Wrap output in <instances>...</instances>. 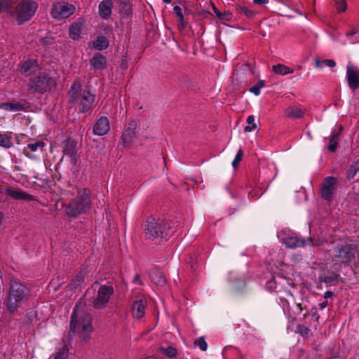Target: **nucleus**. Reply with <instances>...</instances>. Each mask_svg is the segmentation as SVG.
<instances>
[{"mask_svg":"<svg viewBox=\"0 0 359 359\" xmlns=\"http://www.w3.org/2000/svg\"><path fill=\"white\" fill-rule=\"evenodd\" d=\"M178 222L174 219L149 217L143 224V233L146 239L168 240L176 231Z\"/></svg>","mask_w":359,"mask_h":359,"instance_id":"obj_1","label":"nucleus"},{"mask_svg":"<svg viewBox=\"0 0 359 359\" xmlns=\"http://www.w3.org/2000/svg\"><path fill=\"white\" fill-rule=\"evenodd\" d=\"M93 331L91 325V317L89 313H81L79 317L74 308L72 314L69 331L67 334L68 341H71L76 333L83 341H88L90 338V333Z\"/></svg>","mask_w":359,"mask_h":359,"instance_id":"obj_2","label":"nucleus"},{"mask_svg":"<svg viewBox=\"0 0 359 359\" xmlns=\"http://www.w3.org/2000/svg\"><path fill=\"white\" fill-rule=\"evenodd\" d=\"M69 102L76 105V107L81 113L87 112L92 107L95 100V95L88 89L82 88L79 80H75L68 92Z\"/></svg>","mask_w":359,"mask_h":359,"instance_id":"obj_3","label":"nucleus"},{"mask_svg":"<svg viewBox=\"0 0 359 359\" xmlns=\"http://www.w3.org/2000/svg\"><path fill=\"white\" fill-rule=\"evenodd\" d=\"M29 295L28 288L15 279L10 281L9 295L6 299V305L11 314L15 313L20 304L27 300Z\"/></svg>","mask_w":359,"mask_h":359,"instance_id":"obj_4","label":"nucleus"},{"mask_svg":"<svg viewBox=\"0 0 359 359\" xmlns=\"http://www.w3.org/2000/svg\"><path fill=\"white\" fill-rule=\"evenodd\" d=\"M90 191L88 189H79L77 196L65 206V213L68 217H76L90 208Z\"/></svg>","mask_w":359,"mask_h":359,"instance_id":"obj_5","label":"nucleus"},{"mask_svg":"<svg viewBox=\"0 0 359 359\" xmlns=\"http://www.w3.org/2000/svg\"><path fill=\"white\" fill-rule=\"evenodd\" d=\"M38 4L33 0H22L14 9L11 11L10 15L15 19L18 25H22L29 21L35 14Z\"/></svg>","mask_w":359,"mask_h":359,"instance_id":"obj_6","label":"nucleus"},{"mask_svg":"<svg viewBox=\"0 0 359 359\" xmlns=\"http://www.w3.org/2000/svg\"><path fill=\"white\" fill-rule=\"evenodd\" d=\"M57 85L54 78L43 74L29 79V90L32 93L43 94L51 90Z\"/></svg>","mask_w":359,"mask_h":359,"instance_id":"obj_7","label":"nucleus"},{"mask_svg":"<svg viewBox=\"0 0 359 359\" xmlns=\"http://www.w3.org/2000/svg\"><path fill=\"white\" fill-rule=\"evenodd\" d=\"M75 9L74 6L65 1H60L53 4L51 15L57 20L66 19L75 12Z\"/></svg>","mask_w":359,"mask_h":359,"instance_id":"obj_8","label":"nucleus"},{"mask_svg":"<svg viewBox=\"0 0 359 359\" xmlns=\"http://www.w3.org/2000/svg\"><path fill=\"white\" fill-rule=\"evenodd\" d=\"M114 293V287L101 285L97 291V297L93 302V306L96 309L104 308Z\"/></svg>","mask_w":359,"mask_h":359,"instance_id":"obj_9","label":"nucleus"},{"mask_svg":"<svg viewBox=\"0 0 359 359\" xmlns=\"http://www.w3.org/2000/svg\"><path fill=\"white\" fill-rule=\"evenodd\" d=\"M139 125V121L130 120L125 126L120 140V144L123 147H128L134 141L136 137V129Z\"/></svg>","mask_w":359,"mask_h":359,"instance_id":"obj_10","label":"nucleus"},{"mask_svg":"<svg viewBox=\"0 0 359 359\" xmlns=\"http://www.w3.org/2000/svg\"><path fill=\"white\" fill-rule=\"evenodd\" d=\"M334 256L335 259L341 263H347L354 257L355 254L350 245H342L334 249Z\"/></svg>","mask_w":359,"mask_h":359,"instance_id":"obj_11","label":"nucleus"},{"mask_svg":"<svg viewBox=\"0 0 359 359\" xmlns=\"http://www.w3.org/2000/svg\"><path fill=\"white\" fill-rule=\"evenodd\" d=\"M337 184L336 178L333 177H327L325 179L321 187V197L328 201H330L333 196V191Z\"/></svg>","mask_w":359,"mask_h":359,"instance_id":"obj_12","label":"nucleus"},{"mask_svg":"<svg viewBox=\"0 0 359 359\" xmlns=\"http://www.w3.org/2000/svg\"><path fill=\"white\" fill-rule=\"evenodd\" d=\"M346 79L349 88L353 90L359 88V69L352 65L346 67Z\"/></svg>","mask_w":359,"mask_h":359,"instance_id":"obj_13","label":"nucleus"},{"mask_svg":"<svg viewBox=\"0 0 359 359\" xmlns=\"http://www.w3.org/2000/svg\"><path fill=\"white\" fill-rule=\"evenodd\" d=\"M284 243L287 248H295L305 247L306 245H316L313 240L311 238L307 239L299 238L297 236H288L285 238Z\"/></svg>","mask_w":359,"mask_h":359,"instance_id":"obj_14","label":"nucleus"},{"mask_svg":"<svg viewBox=\"0 0 359 359\" xmlns=\"http://www.w3.org/2000/svg\"><path fill=\"white\" fill-rule=\"evenodd\" d=\"M39 70L40 67L36 60H27L22 62L20 67V73L25 76L35 74Z\"/></svg>","mask_w":359,"mask_h":359,"instance_id":"obj_15","label":"nucleus"},{"mask_svg":"<svg viewBox=\"0 0 359 359\" xmlns=\"http://www.w3.org/2000/svg\"><path fill=\"white\" fill-rule=\"evenodd\" d=\"M77 151V142L70 137L67 138L65 142L63 152L65 155L69 156L72 158L71 161L74 164L76 163V155Z\"/></svg>","mask_w":359,"mask_h":359,"instance_id":"obj_16","label":"nucleus"},{"mask_svg":"<svg viewBox=\"0 0 359 359\" xmlns=\"http://www.w3.org/2000/svg\"><path fill=\"white\" fill-rule=\"evenodd\" d=\"M110 129L109 121L106 116L100 117L94 124L93 133L102 136L107 134Z\"/></svg>","mask_w":359,"mask_h":359,"instance_id":"obj_17","label":"nucleus"},{"mask_svg":"<svg viewBox=\"0 0 359 359\" xmlns=\"http://www.w3.org/2000/svg\"><path fill=\"white\" fill-rule=\"evenodd\" d=\"M90 68L102 71L107 67V58L102 54L96 53L89 60Z\"/></svg>","mask_w":359,"mask_h":359,"instance_id":"obj_18","label":"nucleus"},{"mask_svg":"<svg viewBox=\"0 0 359 359\" xmlns=\"http://www.w3.org/2000/svg\"><path fill=\"white\" fill-rule=\"evenodd\" d=\"M147 301L144 299H140L133 302L131 306L133 316L137 319L142 318L145 313Z\"/></svg>","mask_w":359,"mask_h":359,"instance_id":"obj_19","label":"nucleus"},{"mask_svg":"<svg viewBox=\"0 0 359 359\" xmlns=\"http://www.w3.org/2000/svg\"><path fill=\"white\" fill-rule=\"evenodd\" d=\"M5 194L11 198L17 200L33 201L34 196L22 190L7 188L5 189Z\"/></svg>","mask_w":359,"mask_h":359,"instance_id":"obj_20","label":"nucleus"},{"mask_svg":"<svg viewBox=\"0 0 359 359\" xmlns=\"http://www.w3.org/2000/svg\"><path fill=\"white\" fill-rule=\"evenodd\" d=\"M113 2L111 0H103L99 4V14L103 19H107L111 14Z\"/></svg>","mask_w":359,"mask_h":359,"instance_id":"obj_21","label":"nucleus"},{"mask_svg":"<svg viewBox=\"0 0 359 359\" xmlns=\"http://www.w3.org/2000/svg\"><path fill=\"white\" fill-rule=\"evenodd\" d=\"M151 280L156 285L163 286L166 284V278L163 273L158 269H152L149 272Z\"/></svg>","mask_w":359,"mask_h":359,"instance_id":"obj_22","label":"nucleus"},{"mask_svg":"<svg viewBox=\"0 0 359 359\" xmlns=\"http://www.w3.org/2000/svg\"><path fill=\"white\" fill-rule=\"evenodd\" d=\"M304 309L305 308H304L302 304L300 303L296 304L294 309H292L287 302V306H283L284 311L292 320H295L297 316L299 315Z\"/></svg>","mask_w":359,"mask_h":359,"instance_id":"obj_23","label":"nucleus"},{"mask_svg":"<svg viewBox=\"0 0 359 359\" xmlns=\"http://www.w3.org/2000/svg\"><path fill=\"white\" fill-rule=\"evenodd\" d=\"M287 117L290 118H302L304 117V111L295 106H290L285 109Z\"/></svg>","mask_w":359,"mask_h":359,"instance_id":"obj_24","label":"nucleus"},{"mask_svg":"<svg viewBox=\"0 0 359 359\" xmlns=\"http://www.w3.org/2000/svg\"><path fill=\"white\" fill-rule=\"evenodd\" d=\"M45 146V143L42 141H37L34 143L28 144L27 147L24 149V154L26 156L32 158V152L36 151L39 149L43 151V148Z\"/></svg>","mask_w":359,"mask_h":359,"instance_id":"obj_25","label":"nucleus"},{"mask_svg":"<svg viewBox=\"0 0 359 359\" xmlns=\"http://www.w3.org/2000/svg\"><path fill=\"white\" fill-rule=\"evenodd\" d=\"M121 14L127 18H130L132 15V9L130 4V0H117Z\"/></svg>","mask_w":359,"mask_h":359,"instance_id":"obj_26","label":"nucleus"},{"mask_svg":"<svg viewBox=\"0 0 359 359\" xmlns=\"http://www.w3.org/2000/svg\"><path fill=\"white\" fill-rule=\"evenodd\" d=\"M109 41L104 36H98L93 41V48L98 50H104L109 46Z\"/></svg>","mask_w":359,"mask_h":359,"instance_id":"obj_27","label":"nucleus"},{"mask_svg":"<svg viewBox=\"0 0 359 359\" xmlns=\"http://www.w3.org/2000/svg\"><path fill=\"white\" fill-rule=\"evenodd\" d=\"M342 129V126H340L339 130L338 132H334L330 137V145L328 146L330 151L334 152L337 150L338 147V138Z\"/></svg>","mask_w":359,"mask_h":359,"instance_id":"obj_28","label":"nucleus"},{"mask_svg":"<svg viewBox=\"0 0 359 359\" xmlns=\"http://www.w3.org/2000/svg\"><path fill=\"white\" fill-rule=\"evenodd\" d=\"M1 107L6 110H9L12 111H18L24 110L26 108L25 104H21L20 102H6L4 103L1 105Z\"/></svg>","mask_w":359,"mask_h":359,"instance_id":"obj_29","label":"nucleus"},{"mask_svg":"<svg viewBox=\"0 0 359 359\" xmlns=\"http://www.w3.org/2000/svg\"><path fill=\"white\" fill-rule=\"evenodd\" d=\"M81 32V25L79 23H73L69 29V36L74 40L78 39L79 38Z\"/></svg>","mask_w":359,"mask_h":359,"instance_id":"obj_30","label":"nucleus"},{"mask_svg":"<svg viewBox=\"0 0 359 359\" xmlns=\"http://www.w3.org/2000/svg\"><path fill=\"white\" fill-rule=\"evenodd\" d=\"M272 70L276 74H278L280 75H285V74H292L294 72V70L292 69H290V67H288L284 65H282V64L273 65L272 67Z\"/></svg>","mask_w":359,"mask_h":359,"instance_id":"obj_31","label":"nucleus"},{"mask_svg":"<svg viewBox=\"0 0 359 359\" xmlns=\"http://www.w3.org/2000/svg\"><path fill=\"white\" fill-rule=\"evenodd\" d=\"M235 11L238 15H244L248 18H252L255 16V12L248 9L245 6H241L239 5L235 6Z\"/></svg>","mask_w":359,"mask_h":359,"instance_id":"obj_32","label":"nucleus"},{"mask_svg":"<svg viewBox=\"0 0 359 359\" xmlns=\"http://www.w3.org/2000/svg\"><path fill=\"white\" fill-rule=\"evenodd\" d=\"M13 144L11 141V137L7 134H1L0 133V146L9 149L13 147Z\"/></svg>","mask_w":359,"mask_h":359,"instance_id":"obj_33","label":"nucleus"},{"mask_svg":"<svg viewBox=\"0 0 359 359\" xmlns=\"http://www.w3.org/2000/svg\"><path fill=\"white\" fill-rule=\"evenodd\" d=\"M213 11L217 17L220 20L226 21H230L231 20L232 13L229 11L222 13L215 6H213Z\"/></svg>","mask_w":359,"mask_h":359,"instance_id":"obj_34","label":"nucleus"},{"mask_svg":"<svg viewBox=\"0 0 359 359\" xmlns=\"http://www.w3.org/2000/svg\"><path fill=\"white\" fill-rule=\"evenodd\" d=\"M359 171V160L351 165L347 170V178L351 180L354 177L356 173Z\"/></svg>","mask_w":359,"mask_h":359,"instance_id":"obj_35","label":"nucleus"},{"mask_svg":"<svg viewBox=\"0 0 359 359\" xmlns=\"http://www.w3.org/2000/svg\"><path fill=\"white\" fill-rule=\"evenodd\" d=\"M339 278L340 276L339 274L332 273L330 276H320L319 281L327 284L334 280L337 281Z\"/></svg>","mask_w":359,"mask_h":359,"instance_id":"obj_36","label":"nucleus"},{"mask_svg":"<svg viewBox=\"0 0 359 359\" xmlns=\"http://www.w3.org/2000/svg\"><path fill=\"white\" fill-rule=\"evenodd\" d=\"M69 349L67 345H64L55 354L54 359H67L68 357Z\"/></svg>","mask_w":359,"mask_h":359,"instance_id":"obj_37","label":"nucleus"},{"mask_svg":"<svg viewBox=\"0 0 359 359\" xmlns=\"http://www.w3.org/2000/svg\"><path fill=\"white\" fill-rule=\"evenodd\" d=\"M323 65H325L330 67H334L336 66V62L333 60L330 59L323 60V61L318 59L315 60L316 67L322 68Z\"/></svg>","mask_w":359,"mask_h":359,"instance_id":"obj_38","label":"nucleus"},{"mask_svg":"<svg viewBox=\"0 0 359 359\" xmlns=\"http://www.w3.org/2000/svg\"><path fill=\"white\" fill-rule=\"evenodd\" d=\"M264 81H259L255 86L250 88V92L254 93L255 95L260 94V89L264 86Z\"/></svg>","mask_w":359,"mask_h":359,"instance_id":"obj_39","label":"nucleus"},{"mask_svg":"<svg viewBox=\"0 0 359 359\" xmlns=\"http://www.w3.org/2000/svg\"><path fill=\"white\" fill-rule=\"evenodd\" d=\"M194 345L200 348L201 350L205 351L207 350L208 344L205 340V337H201L194 341Z\"/></svg>","mask_w":359,"mask_h":359,"instance_id":"obj_40","label":"nucleus"},{"mask_svg":"<svg viewBox=\"0 0 359 359\" xmlns=\"http://www.w3.org/2000/svg\"><path fill=\"white\" fill-rule=\"evenodd\" d=\"M13 3V0H0V13L10 9Z\"/></svg>","mask_w":359,"mask_h":359,"instance_id":"obj_41","label":"nucleus"},{"mask_svg":"<svg viewBox=\"0 0 359 359\" xmlns=\"http://www.w3.org/2000/svg\"><path fill=\"white\" fill-rule=\"evenodd\" d=\"M162 352L169 358H173L177 355V350L175 348L168 346L167 348H161Z\"/></svg>","mask_w":359,"mask_h":359,"instance_id":"obj_42","label":"nucleus"},{"mask_svg":"<svg viewBox=\"0 0 359 359\" xmlns=\"http://www.w3.org/2000/svg\"><path fill=\"white\" fill-rule=\"evenodd\" d=\"M296 332L300 334L302 337H307L311 330L309 327L303 325H298L297 326Z\"/></svg>","mask_w":359,"mask_h":359,"instance_id":"obj_43","label":"nucleus"},{"mask_svg":"<svg viewBox=\"0 0 359 359\" xmlns=\"http://www.w3.org/2000/svg\"><path fill=\"white\" fill-rule=\"evenodd\" d=\"M335 6L338 12H344L347 8L346 0H335Z\"/></svg>","mask_w":359,"mask_h":359,"instance_id":"obj_44","label":"nucleus"},{"mask_svg":"<svg viewBox=\"0 0 359 359\" xmlns=\"http://www.w3.org/2000/svg\"><path fill=\"white\" fill-rule=\"evenodd\" d=\"M84 277H85V273L83 271H80L76 274L75 279L74 280V281L75 282L74 287L79 285L81 282H83Z\"/></svg>","mask_w":359,"mask_h":359,"instance_id":"obj_45","label":"nucleus"},{"mask_svg":"<svg viewBox=\"0 0 359 359\" xmlns=\"http://www.w3.org/2000/svg\"><path fill=\"white\" fill-rule=\"evenodd\" d=\"M243 156V152L241 149H240L238 151V153L232 163V165L233 166V168H236L237 167V164L242 160Z\"/></svg>","mask_w":359,"mask_h":359,"instance_id":"obj_46","label":"nucleus"},{"mask_svg":"<svg viewBox=\"0 0 359 359\" xmlns=\"http://www.w3.org/2000/svg\"><path fill=\"white\" fill-rule=\"evenodd\" d=\"M173 12L175 14L177 19H180L182 20L183 15L182 8L179 6H175L173 8Z\"/></svg>","mask_w":359,"mask_h":359,"instance_id":"obj_47","label":"nucleus"},{"mask_svg":"<svg viewBox=\"0 0 359 359\" xmlns=\"http://www.w3.org/2000/svg\"><path fill=\"white\" fill-rule=\"evenodd\" d=\"M177 20H178L179 30L182 31V30L184 29V28L187 25V23L185 22V21L184 20V16L182 17V20L180 19H177Z\"/></svg>","mask_w":359,"mask_h":359,"instance_id":"obj_48","label":"nucleus"},{"mask_svg":"<svg viewBox=\"0 0 359 359\" xmlns=\"http://www.w3.org/2000/svg\"><path fill=\"white\" fill-rule=\"evenodd\" d=\"M256 128H257L256 124H253L252 126H247L244 128V131L245 133H248V132L252 131L254 129H256Z\"/></svg>","mask_w":359,"mask_h":359,"instance_id":"obj_49","label":"nucleus"},{"mask_svg":"<svg viewBox=\"0 0 359 359\" xmlns=\"http://www.w3.org/2000/svg\"><path fill=\"white\" fill-rule=\"evenodd\" d=\"M247 123L249 124V125H253V124H255L254 123L255 121V118L252 115H250L249 116L248 118H247V120H246Z\"/></svg>","mask_w":359,"mask_h":359,"instance_id":"obj_50","label":"nucleus"},{"mask_svg":"<svg viewBox=\"0 0 359 359\" xmlns=\"http://www.w3.org/2000/svg\"><path fill=\"white\" fill-rule=\"evenodd\" d=\"M269 0H253V3L257 5H262L267 4Z\"/></svg>","mask_w":359,"mask_h":359,"instance_id":"obj_51","label":"nucleus"},{"mask_svg":"<svg viewBox=\"0 0 359 359\" xmlns=\"http://www.w3.org/2000/svg\"><path fill=\"white\" fill-rule=\"evenodd\" d=\"M311 315L313 317H315L316 320L318 319L319 316H318L317 311L316 308H313L311 311Z\"/></svg>","mask_w":359,"mask_h":359,"instance_id":"obj_52","label":"nucleus"},{"mask_svg":"<svg viewBox=\"0 0 359 359\" xmlns=\"http://www.w3.org/2000/svg\"><path fill=\"white\" fill-rule=\"evenodd\" d=\"M133 283H138L140 285H142L140 280V276L139 274H136L133 279Z\"/></svg>","mask_w":359,"mask_h":359,"instance_id":"obj_53","label":"nucleus"},{"mask_svg":"<svg viewBox=\"0 0 359 359\" xmlns=\"http://www.w3.org/2000/svg\"><path fill=\"white\" fill-rule=\"evenodd\" d=\"M334 293L332 291H327L324 294V298L328 299L333 296Z\"/></svg>","mask_w":359,"mask_h":359,"instance_id":"obj_54","label":"nucleus"},{"mask_svg":"<svg viewBox=\"0 0 359 359\" xmlns=\"http://www.w3.org/2000/svg\"><path fill=\"white\" fill-rule=\"evenodd\" d=\"M327 306V301H324L323 302L319 304V307L320 309H325Z\"/></svg>","mask_w":359,"mask_h":359,"instance_id":"obj_55","label":"nucleus"},{"mask_svg":"<svg viewBox=\"0 0 359 359\" xmlns=\"http://www.w3.org/2000/svg\"><path fill=\"white\" fill-rule=\"evenodd\" d=\"M356 33V31H353L347 34V36H352Z\"/></svg>","mask_w":359,"mask_h":359,"instance_id":"obj_56","label":"nucleus"},{"mask_svg":"<svg viewBox=\"0 0 359 359\" xmlns=\"http://www.w3.org/2000/svg\"><path fill=\"white\" fill-rule=\"evenodd\" d=\"M3 218H4V214L0 212V224L1 223Z\"/></svg>","mask_w":359,"mask_h":359,"instance_id":"obj_57","label":"nucleus"},{"mask_svg":"<svg viewBox=\"0 0 359 359\" xmlns=\"http://www.w3.org/2000/svg\"><path fill=\"white\" fill-rule=\"evenodd\" d=\"M190 264H191V269H192V270H195L194 266V262H193V261L190 262Z\"/></svg>","mask_w":359,"mask_h":359,"instance_id":"obj_58","label":"nucleus"},{"mask_svg":"<svg viewBox=\"0 0 359 359\" xmlns=\"http://www.w3.org/2000/svg\"><path fill=\"white\" fill-rule=\"evenodd\" d=\"M166 4H170L172 0H163Z\"/></svg>","mask_w":359,"mask_h":359,"instance_id":"obj_59","label":"nucleus"},{"mask_svg":"<svg viewBox=\"0 0 359 359\" xmlns=\"http://www.w3.org/2000/svg\"><path fill=\"white\" fill-rule=\"evenodd\" d=\"M307 316H308V313H305V314H304V318H305Z\"/></svg>","mask_w":359,"mask_h":359,"instance_id":"obj_60","label":"nucleus"},{"mask_svg":"<svg viewBox=\"0 0 359 359\" xmlns=\"http://www.w3.org/2000/svg\"><path fill=\"white\" fill-rule=\"evenodd\" d=\"M358 263H359V253H358Z\"/></svg>","mask_w":359,"mask_h":359,"instance_id":"obj_61","label":"nucleus"}]
</instances>
